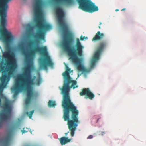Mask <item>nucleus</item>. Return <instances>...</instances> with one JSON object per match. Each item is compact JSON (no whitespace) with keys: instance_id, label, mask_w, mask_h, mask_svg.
I'll return each mask as SVG.
<instances>
[{"instance_id":"nucleus-4","label":"nucleus","mask_w":146,"mask_h":146,"mask_svg":"<svg viewBox=\"0 0 146 146\" xmlns=\"http://www.w3.org/2000/svg\"><path fill=\"white\" fill-rule=\"evenodd\" d=\"M34 9L35 15L37 18L36 25L39 29L38 32L34 36V37L43 40L45 38V31L51 29L52 26L49 24L44 23L42 19L40 17H39L41 12L40 0H35Z\"/></svg>"},{"instance_id":"nucleus-6","label":"nucleus","mask_w":146,"mask_h":146,"mask_svg":"<svg viewBox=\"0 0 146 146\" xmlns=\"http://www.w3.org/2000/svg\"><path fill=\"white\" fill-rule=\"evenodd\" d=\"M37 52L39 53L45 57L44 58L40 60V68L47 70L48 66H53L54 64L50 57L48 55L47 48L46 46L41 47L36 46L30 50V54H32Z\"/></svg>"},{"instance_id":"nucleus-13","label":"nucleus","mask_w":146,"mask_h":146,"mask_svg":"<svg viewBox=\"0 0 146 146\" xmlns=\"http://www.w3.org/2000/svg\"><path fill=\"white\" fill-rule=\"evenodd\" d=\"M65 64L66 71L62 74L64 77V80L70 77L69 73L72 72V71L70 70V69L66 64Z\"/></svg>"},{"instance_id":"nucleus-15","label":"nucleus","mask_w":146,"mask_h":146,"mask_svg":"<svg viewBox=\"0 0 146 146\" xmlns=\"http://www.w3.org/2000/svg\"><path fill=\"white\" fill-rule=\"evenodd\" d=\"M56 1H61L62 3L69 5H72L74 3V0H55Z\"/></svg>"},{"instance_id":"nucleus-2","label":"nucleus","mask_w":146,"mask_h":146,"mask_svg":"<svg viewBox=\"0 0 146 146\" xmlns=\"http://www.w3.org/2000/svg\"><path fill=\"white\" fill-rule=\"evenodd\" d=\"M78 87L76 81L72 80L70 77L64 80L62 88H60L63 95L62 105L63 108V118L65 121H68L67 125L72 137L74 136L76 127L80 122L78 116L79 111L71 102L69 92L71 88L74 89Z\"/></svg>"},{"instance_id":"nucleus-11","label":"nucleus","mask_w":146,"mask_h":146,"mask_svg":"<svg viewBox=\"0 0 146 146\" xmlns=\"http://www.w3.org/2000/svg\"><path fill=\"white\" fill-rule=\"evenodd\" d=\"M19 49L21 51L22 54L24 55L25 60H28L29 56L30 54L26 52L24 48V45L23 44H20L19 46Z\"/></svg>"},{"instance_id":"nucleus-22","label":"nucleus","mask_w":146,"mask_h":146,"mask_svg":"<svg viewBox=\"0 0 146 146\" xmlns=\"http://www.w3.org/2000/svg\"><path fill=\"white\" fill-rule=\"evenodd\" d=\"M24 128L21 131V132L22 133V134L25 133H27V132H28V131H26L24 130Z\"/></svg>"},{"instance_id":"nucleus-10","label":"nucleus","mask_w":146,"mask_h":146,"mask_svg":"<svg viewBox=\"0 0 146 146\" xmlns=\"http://www.w3.org/2000/svg\"><path fill=\"white\" fill-rule=\"evenodd\" d=\"M15 127V125L11 126L6 136L3 139H0V143H2L3 146H9L12 139L13 131Z\"/></svg>"},{"instance_id":"nucleus-21","label":"nucleus","mask_w":146,"mask_h":146,"mask_svg":"<svg viewBox=\"0 0 146 146\" xmlns=\"http://www.w3.org/2000/svg\"><path fill=\"white\" fill-rule=\"evenodd\" d=\"M80 40H83L84 39H87L88 38L87 37H86L85 36H84L83 37L82 36H81L80 37Z\"/></svg>"},{"instance_id":"nucleus-29","label":"nucleus","mask_w":146,"mask_h":146,"mask_svg":"<svg viewBox=\"0 0 146 146\" xmlns=\"http://www.w3.org/2000/svg\"><path fill=\"white\" fill-rule=\"evenodd\" d=\"M119 11V10H118V9H116L115 10V11Z\"/></svg>"},{"instance_id":"nucleus-31","label":"nucleus","mask_w":146,"mask_h":146,"mask_svg":"<svg viewBox=\"0 0 146 146\" xmlns=\"http://www.w3.org/2000/svg\"><path fill=\"white\" fill-rule=\"evenodd\" d=\"M99 119H98L97 120V121H98V120Z\"/></svg>"},{"instance_id":"nucleus-27","label":"nucleus","mask_w":146,"mask_h":146,"mask_svg":"<svg viewBox=\"0 0 146 146\" xmlns=\"http://www.w3.org/2000/svg\"><path fill=\"white\" fill-rule=\"evenodd\" d=\"M125 10V8H123L121 10V11H123Z\"/></svg>"},{"instance_id":"nucleus-14","label":"nucleus","mask_w":146,"mask_h":146,"mask_svg":"<svg viewBox=\"0 0 146 146\" xmlns=\"http://www.w3.org/2000/svg\"><path fill=\"white\" fill-rule=\"evenodd\" d=\"M60 143L61 145H65L67 143L70 142L71 140L70 139H68L67 137H62L59 139Z\"/></svg>"},{"instance_id":"nucleus-28","label":"nucleus","mask_w":146,"mask_h":146,"mask_svg":"<svg viewBox=\"0 0 146 146\" xmlns=\"http://www.w3.org/2000/svg\"><path fill=\"white\" fill-rule=\"evenodd\" d=\"M69 133V131H68L67 133H65V135H66H66H67V134H68V133Z\"/></svg>"},{"instance_id":"nucleus-7","label":"nucleus","mask_w":146,"mask_h":146,"mask_svg":"<svg viewBox=\"0 0 146 146\" xmlns=\"http://www.w3.org/2000/svg\"><path fill=\"white\" fill-rule=\"evenodd\" d=\"M79 5L78 8L86 12L92 13L98 11V8L91 0H76Z\"/></svg>"},{"instance_id":"nucleus-17","label":"nucleus","mask_w":146,"mask_h":146,"mask_svg":"<svg viewBox=\"0 0 146 146\" xmlns=\"http://www.w3.org/2000/svg\"><path fill=\"white\" fill-rule=\"evenodd\" d=\"M42 78L39 75L38 77V78L36 79L35 83L37 85H39L41 82Z\"/></svg>"},{"instance_id":"nucleus-9","label":"nucleus","mask_w":146,"mask_h":146,"mask_svg":"<svg viewBox=\"0 0 146 146\" xmlns=\"http://www.w3.org/2000/svg\"><path fill=\"white\" fill-rule=\"evenodd\" d=\"M107 44V42L105 41H102L99 43L97 49L91 60V68H93L95 66L96 62L99 59L100 55L106 47Z\"/></svg>"},{"instance_id":"nucleus-12","label":"nucleus","mask_w":146,"mask_h":146,"mask_svg":"<svg viewBox=\"0 0 146 146\" xmlns=\"http://www.w3.org/2000/svg\"><path fill=\"white\" fill-rule=\"evenodd\" d=\"M104 36L103 33H101L100 31H98L96 34L95 36L92 39L93 41H96L102 39Z\"/></svg>"},{"instance_id":"nucleus-20","label":"nucleus","mask_w":146,"mask_h":146,"mask_svg":"<svg viewBox=\"0 0 146 146\" xmlns=\"http://www.w3.org/2000/svg\"><path fill=\"white\" fill-rule=\"evenodd\" d=\"M34 112V110H33L30 112L29 114V113L28 112L26 113L27 114V115L29 114V115L28 116L29 117V118L30 119L31 118V117H32V115L33 114Z\"/></svg>"},{"instance_id":"nucleus-30","label":"nucleus","mask_w":146,"mask_h":146,"mask_svg":"<svg viewBox=\"0 0 146 146\" xmlns=\"http://www.w3.org/2000/svg\"><path fill=\"white\" fill-rule=\"evenodd\" d=\"M18 120H20V119H19H19H18Z\"/></svg>"},{"instance_id":"nucleus-32","label":"nucleus","mask_w":146,"mask_h":146,"mask_svg":"<svg viewBox=\"0 0 146 146\" xmlns=\"http://www.w3.org/2000/svg\"><path fill=\"white\" fill-rule=\"evenodd\" d=\"M31 133H32L31 131Z\"/></svg>"},{"instance_id":"nucleus-19","label":"nucleus","mask_w":146,"mask_h":146,"mask_svg":"<svg viewBox=\"0 0 146 146\" xmlns=\"http://www.w3.org/2000/svg\"><path fill=\"white\" fill-rule=\"evenodd\" d=\"M56 105L55 101L50 100L48 102V105L49 107H54Z\"/></svg>"},{"instance_id":"nucleus-18","label":"nucleus","mask_w":146,"mask_h":146,"mask_svg":"<svg viewBox=\"0 0 146 146\" xmlns=\"http://www.w3.org/2000/svg\"><path fill=\"white\" fill-rule=\"evenodd\" d=\"M94 96H95L94 94L91 92L90 91H89V92L86 96V97L90 100H92L94 98Z\"/></svg>"},{"instance_id":"nucleus-8","label":"nucleus","mask_w":146,"mask_h":146,"mask_svg":"<svg viewBox=\"0 0 146 146\" xmlns=\"http://www.w3.org/2000/svg\"><path fill=\"white\" fill-rule=\"evenodd\" d=\"M3 108L4 112L0 113V128L3 126L5 122L10 118L12 113L11 106L9 102L6 101L4 103Z\"/></svg>"},{"instance_id":"nucleus-26","label":"nucleus","mask_w":146,"mask_h":146,"mask_svg":"<svg viewBox=\"0 0 146 146\" xmlns=\"http://www.w3.org/2000/svg\"><path fill=\"white\" fill-rule=\"evenodd\" d=\"M105 133L104 132H102L101 133V135H102L103 134H105Z\"/></svg>"},{"instance_id":"nucleus-23","label":"nucleus","mask_w":146,"mask_h":146,"mask_svg":"<svg viewBox=\"0 0 146 146\" xmlns=\"http://www.w3.org/2000/svg\"><path fill=\"white\" fill-rule=\"evenodd\" d=\"M93 136L92 135H90L88 136L87 138V139H92L93 138Z\"/></svg>"},{"instance_id":"nucleus-25","label":"nucleus","mask_w":146,"mask_h":146,"mask_svg":"<svg viewBox=\"0 0 146 146\" xmlns=\"http://www.w3.org/2000/svg\"><path fill=\"white\" fill-rule=\"evenodd\" d=\"M33 41H30L29 43V45H31L32 44H33Z\"/></svg>"},{"instance_id":"nucleus-5","label":"nucleus","mask_w":146,"mask_h":146,"mask_svg":"<svg viewBox=\"0 0 146 146\" xmlns=\"http://www.w3.org/2000/svg\"><path fill=\"white\" fill-rule=\"evenodd\" d=\"M11 0H0V16L1 26L0 33L3 36V39L5 42L9 43L12 41L13 36L11 33L9 32L6 28L7 22V11L8 6L7 4Z\"/></svg>"},{"instance_id":"nucleus-1","label":"nucleus","mask_w":146,"mask_h":146,"mask_svg":"<svg viewBox=\"0 0 146 146\" xmlns=\"http://www.w3.org/2000/svg\"><path fill=\"white\" fill-rule=\"evenodd\" d=\"M56 9L58 21L62 30L64 37L61 44L62 49L69 56V59L76 65L79 71L84 73L89 72L90 70L86 68L81 65V59L78 57V56L81 57L82 56L84 46L81 45L78 38L76 39V49L72 46L74 39L72 34L69 31L68 27L64 20V13L62 9L59 7H56Z\"/></svg>"},{"instance_id":"nucleus-24","label":"nucleus","mask_w":146,"mask_h":146,"mask_svg":"<svg viewBox=\"0 0 146 146\" xmlns=\"http://www.w3.org/2000/svg\"><path fill=\"white\" fill-rule=\"evenodd\" d=\"M102 24V23H101V22H100V23H99V26H98V27H99V28L100 29H101V27H100V25Z\"/></svg>"},{"instance_id":"nucleus-16","label":"nucleus","mask_w":146,"mask_h":146,"mask_svg":"<svg viewBox=\"0 0 146 146\" xmlns=\"http://www.w3.org/2000/svg\"><path fill=\"white\" fill-rule=\"evenodd\" d=\"M82 92L80 93V95L81 96L85 95L86 96L90 90L88 88H85L82 89Z\"/></svg>"},{"instance_id":"nucleus-3","label":"nucleus","mask_w":146,"mask_h":146,"mask_svg":"<svg viewBox=\"0 0 146 146\" xmlns=\"http://www.w3.org/2000/svg\"><path fill=\"white\" fill-rule=\"evenodd\" d=\"M33 67L32 64L27 62L26 66L24 68L23 73L17 76L13 87L11 88V90L14 92L13 96H16L19 92L23 91L26 90H28L27 97L25 100V107H28L31 102V97L36 98L38 94L36 93H33L30 90L31 86L34 84V80L36 78L34 76L33 78H31V69Z\"/></svg>"}]
</instances>
